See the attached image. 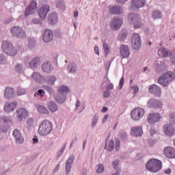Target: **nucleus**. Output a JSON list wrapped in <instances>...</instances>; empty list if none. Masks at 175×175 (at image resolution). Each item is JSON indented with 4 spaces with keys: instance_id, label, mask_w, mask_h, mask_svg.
I'll use <instances>...</instances> for the list:
<instances>
[{
    "instance_id": "1",
    "label": "nucleus",
    "mask_w": 175,
    "mask_h": 175,
    "mask_svg": "<svg viewBox=\"0 0 175 175\" xmlns=\"http://www.w3.org/2000/svg\"><path fill=\"white\" fill-rule=\"evenodd\" d=\"M173 80H174V74L173 72L169 71L163 74L158 79V82L163 87H168Z\"/></svg>"
},
{
    "instance_id": "2",
    "label": "nucleus",
    "mask_w": 175,
    "mask_h": 175,
    "mask_svg": "<svg viewBox=\"0 0 175 175\" xmlns=\"http://www.w3.org/2000/svg\"><path fill=\"white\" fill-rule=\"evenodd\" d=\"M162 162L159 159H150L146 165V169L152 172H158L162 169Z\"/></svg>"
},
{
    "instance_id": "3",
    "label": "nucleus",
    "mask_w": 175,
    "mask_h": 175,
    "mask_svg": "<svg viewBox=\"0 0 175 175\" xmlns=\"http://www.w3.org/2000/svg\"><path fill=\"white\" fill-rule=\"evenodd\" d=\"M53 131V126L50 120H43L39 126L38 133L42 136L48 135Z\"/></svg>"
},
{
    "instance_id": "4",
    "label": "nucleus",
    "mask_w": 175,
    "mask_h": 175,
    "mask_svg": "<svg viewBox=\"0 0 175 175\" xmlns=\"http://www.w3.org/2000/svg\"><path fill=\"white\" fill-rule=\"evenodd\" d=\"M129 24H133L134 28H142L143 27V23H142L141 18L139 15L137 14H130L127 18Z\"/></svg>"
},
{
    "instance_id": "5",
    "label": "nucleus",
    "mask_w": 175,
    "mask_h": 175,
    "mask_svg": "<svg viewBox=\"0 0 175 175\" xmlns=\"http://www.w3.org/2000/svg\"><path fill=\"white\" fill-rule=\"evenodd\" d=\"M146 113V111L142 107H135L131 112V118L134 121H139L141 120Z\"/></svg>"
},
{
    "instance_id": "6",
    "label": "nucleus",
    "mask_w": 175,
    "mask_h": 175,
    "mask_svg": "<svg viewBox=\"0 0 175 175\" xmlns=\"http://www.w3.org/2000/svg\"><path fill=\"white\" fill-rule=\"evenodd\" d=\"M3 51L10 56H15L17 51L13 48L12 44L8 41H4L2 43L1 46Z\"/></svg>"
},
{
    "instance_id": "7",
    "label": "nucleus",
    "mask_w": 175,
    "mask_h": 175,
    "mask_svg": "<svg viewBox=\"0 0 175 175\" xmlns=\"http://www.w3.org/2000/svg\"><path fill=\"white\" fill-rule=\"evenodd\" d=\"M158 55L159 57L167 58L169 57H171L172 64L175 65V50L173 51V53L172 54L171 51H169L167 49H165L163 47H161L158 51Z\"/></svg>"
},
{
    "instance_id": "8",
    "label": "nucleus",
    "mask_w": 175,
    "mask_h": 175,
    "mask_svg": "<svg viewBox=\"0 0 175 175\" xmlns=\"http://www.w3.org/2000/svg\"><path fill=\"white\" fill-rule=\"evenodd\" d=\"M142 41L139 33H133L131 36V46L134 50H139L141 48Z\"/></svg>"
},
{
    "instance_id": "9",
    "label": "nucleus",
    "mask_w": 175,
    "mask_h": 175,
    "mask_svg": "<svg viewBox=\"0 0 175 175\" xmlns=\"http://www.w3.org/2000/svg\"><path fill=\"white\" fill-rule=\"evenodd\" d=\"M164 134L167 137H173L175 134L174 126L170 123L169 124H164L163 126Z\"/></svg>"
},
{
    "instance_id": "10",
    "label": "nucleus",
    "mask_w": 175,
    "mask_h": 175,
    "mask_svg": "<svg viewBox=\"0 0 175 175\" xmlns=\"http://www.w3.org/2000/svg\"><path fill=\"white\" fill-rule=\"evenodd\" d=\"M11 33L16 38H25V33L21 27L15 26L11 29Z\"/></svg>"
},
{
    "instance_id": "11",
    "label": "nucleus",
    "mask_w": 175,
    "mask_h": 175,
    "mask_svg": "<svg viewBox=\"0 0 175 175\" xmlns=\"http://www.w3.org/2000/svg\"><path fill=\"white\" fill-rule=\"evenodd\" d=\"M161 119V116L160 113L152 112L150 113L149 116L148 117V122L150 124H155L159 122Z\"/></svg>"
},
{
    "instance_id": "12",
    "label": "nucleus",
    "mask_w": 175,
    "mask_h": 175,
    "mask_svg": "<svg viewBox=\"0 0 175 175\" xmlns=\"http://www.w3.org/2000/svg\"><path fill=\"white\" fill-rule=\"evenodd\" d=\"M50 10V6L48 5H43L41 8H40L38 10V14L40 16V18L42 20H44L48 12H49Z\"/></svg>"
},
{
    "instance_id": "13",
    "label": "nucleus",
    "mask_w": 175,
    "mask_h": 175,
    "mask_svg": "<svg viewBox=\"0 0 175 175\" xmlns=\"http://www.w3.org/2000/svg\"><path fill=\"white\" fill-rule=\"evenodd\" d=\"M16 112V118L20 122L28 117V111L23 107L19 108Z\"/></svg>"
},
{
    "instance_id": "14",
    "label": "nucleus",
    "mask_w": 175,
    "mask_h": 175,
    "mask_svg": "<svg viewBox=\"0 0 175 175\" xmlns=\"http://www.w3.org/2000/svg\"><path fill=\"white\" fill-rule=\"evenodd\" d=\"M122 25V19L121 18H113L110 23V27L111 29L118 30L120 29V27Z\"/></svg>"
},
{
    "instance_id": "15",
    "label": "nucleus",
    "mask_w": 175,
    "mask_h": 175,
    "mask_svg": "<svg viewBox=\"0 0 175 175\" xmlns=\"http://www.w3.org/2000/svg\"><path fill=\"white\" fill-rule=\"evenodd\" d=\"M149 92L156 96H161L162 94L161 88L156 84H152L149 86Z\"/></svg>"
},
{
    "instance_id": "16",
    "label": "nucleus",
    "mask_w": 175,
    "mask_h": 175,
    "mask_svg": "<svg viewBox=\"0 0 175 175\" xmlns=\"http://www.w3.org/2000/svg\"><path fill=\"white\" fill-rule=\"evenodd\" d=\"M37 8V3L36 1H31L29 5L26 8L25 11V15L29 16L30 14H34Z\"/></svg>"
},
{
    "instance_id": "17",
    "label": "nucleus",
    "mask_w": 175,
    "mask_h": 175,
    "mask_svg": "<svg viewBox=\"0 0 175 175\" xmlns=\"http://www.w3.org/2000/svg\"><path fill=\"white\" fill-rule=\"evenodd\" d=\"M148 105L150 107H153L155 109L162 108L163 105V103L161 100H156L154 98L150 99L148 101Z\"/></svg>"
},
{
    "instance_id": "18",
    "label": "nucleus",
    "mask_w": 175,
    "mask_h": 175,
    "mask_svg": "<svg viewBox=\"0 0 175 175\" xmlns=\"http://www.w3.org/2000/svg\"><path fill=\"white\" fill-rule=\"evenodd\" d=\"M143 127L139 126L138 127H132L131 134L135 137H141L143 135Z\"/></svg>"
},
{
    "instance_id": "19",
    "label": "nucleus",
    "mask_w": 175,
    "mask_h": 175,
    "mask_svg": "<svg viewBox=\"0 0 175 175\" xmlns=\"http://www.w3.org/2000/svg\"><path fill=\"white\" fill-rule=\"evenodd\" d=\"M44 42H50L53 39V31L50 29H46L42 38Z\"/></svg>"
},
{
    "instance_id": "20",
    "label": "nucleus",
    "mask_w": 175,
    "mask_h": 175,
    "mask_svg": "<svg viewBox=\"0 0 175 175\" xmlns=\"http://www.w3.org/2000/svg\"><path fill=\"white\" fill-rule=\"evenodd\" d=\"M164 154L169 159H174L175 149L172 147H167L164 149Z\"/></svg>"
},
{
    "instance_id": "21",
    "label": "nucleus",
    "mask_w": 175,
    "mask_h": 175,
    "mask_svg": "<svg viewBox=\"0 0 175 175\" xmlns=\"http://www.w3.org/2000/svg\"><path fill=\"white\" fill-rule=\"evenodd\" d=\"M120 53L122 58H126L130 55L129 48L126 45H122L120 48Z\"/></svg>"
},
{
    "instance_id": "22",
    "label": "nucleus",
    "mask_w": 175,
    "mask_h": 175,
    "mask_svg": "<svg viewBox=\"0 0 175 175\" xmlns=\"http://www.w3.org/2000/svg\"><path fill=\"white\" fill-rule=\"evenodd\" d=\"M146 0H133L131 3L132 9H139L146 5Z\"/></svg>"
},
{
    "instance_id": "23",
    "label": "nucleus",
    "mask_w": 175,
    "mask_h": 175,
    "mask_svg": "<svg viewBox=\"0 0 175 175\" xmlns=\"http://www.w3.org/2000/svg\"><path fill=\"white\" fill-rule=\"evenodd\" d=\"M16 106H17V102H13V103H6L5 106H4V110L6 112L10 113L11 111H14Z\"/></svg>"
},
{
    "instance_id": "24",
    "label": "nucleus",
    "mask_w": 175,
    "mask_h": 175,
    "mask_svg": "<svg viewBox=\"0 0 175 175\" xmlns=\"http://www.w3.org/2000/svg\"><path fill=\"white\" fill-rule=\"evenodd\" d=\"M109 12L112 14H120L123 12L122 8L120 6H109Z\"/></svg>"
},
{
    "instance_id": "25",
    "label": "nucleus",
    "mask_w": 175,
    "mask_h": 175,
    "mask_svg": "<svg viewBox=\"0 0 175 175\" xmlns=\"http://www.w3.org/2000/svg\"><path fill=\"white\" fill-rule=\"evenodd\" d=\"M13 135L16 138L17 143L22 144L23 142L24 139L18 129H15V130L13 131Z\"/></svg>"
},
{
    "instance_id": "26",
    "label": "nucleus",
    "mask_w": 175,
    "mask_h": 175,
    "mask_svg": "<svg viewBox=\"0 0 175 175\" xmlns=\"http://www.w3.org/2000/svg\"><path fill=\"white\" fill-rule=\"evenodd\" d=\"M48 20H49V24H52V25L56 24V23L57 22V14L55 12L50 14L48 16Z\"/></svg>"
},
{
    "instance_id": "27",
    "label": "nucleus",
    "mask_w": 175,
    "mask_h": 175,
    "mask_svg": "<svg viewBox=\"0 0 175 175\" xmlns=\"http://www.w3.org/2000/svg\"><path fill=\"white\" fill-rule=\"evenodd\" d=\"M74 159H75V157L73 156H71L66 162V173L68 174H69L71 170V167H72V165L73 163Z\"/></svg>"
},
{
    "instance_id": "28",
    "label": "nucleus",
    "mask_w": 175,
    "mask_h": 175,
    "mask_svg": "<svg viewBox=\"0 0 175 175\" xmlns=\"http://www.w3.org/2000/svg\"><path fill=\"white\" fill-rule=\"evenodd\" d=\"M40 63V58L37 57L33 58L29 63V66L31 68H35L36 66H38Z\"/></svg>"
},
{
    "instance_id": "29",
    "label": "nucleus",
    "mask_w": 175,
    "mask_h": 175,
    "mask_svg": "<svg viewBox=\"0 0 175 175\" xmlns=\"http://www.w3.org/2000/svg\"><path fill=\"white\" fill-rule=\"evenodd\" d=\"M14 90L12 88H6L4 96L6 98H11L13 96Z\"/></svg>"
},
{
    "instance_id": "30",
    "label": "nucleus",
    "mask_w": 175,
    "mask_h": 175,
    "mask_svg": "<svg viewBox=\"0 0 175 175\" xmlns=\"http://www.w3.org/2000/svg\"><path fill=\"white\" fill-rule=\"evenodd\" d=\"M42 70L46 73H50L53 70L51 64L49 62H44L42 65Z\"/></svg>"
},
{
    "instance_id": "31",
    "label": "nucleus",
    "mask_w": 175,
    "mask_h": 175,
    "mask_svg": "<svg viewBox=\"0 0 175 175\" xmlns=\"http://www.w3.org/2000/svg\"><path fill=\"white\" fill-rule=\"evenodd\" d=\"M32 78L38 83L42 82L44 80V78L42 75H40L38 72H34L32 75Z\"/></svg>"
},
{
    "instance_id": "32",
    "label": "nucleus",
    "mask_w": 175,
    "mask_h": 175,
    "mask_svg": "<svg viewBox=\"0 0 175 175\" xmlns=\"http://www.w3.org/2000/svg\"><path fill=\"white\" fill-rule=\"evenodd\" d=\"M38 111L42 114H49V109L44 105H40L37 107Z\"/></svg>"
},
{
    "instance_id": "33",
    "label": "nucleus",
    "mask_w": 175,
    "mask_h": 175,
    "mask_svg": "<svg viewBox=\"0 0 175 175\" xmlns=\"http://www.w3.org/2000/svg\"><path fill=\"white\" fill-rule=\"evenodd\" d=\"M66 98V96L64 94H59V93H58V94H57L55 96V100L59 103H64Z\"/></svg>"
},
{
    "instance_id": "34",
    "label": "nucleus",
    "mask_w": 175,
    "mask_h": 175,
    "mask_svg": "<svg viewBox=\"0 0 175 175\" xmlns=\"http://www.w3.org/2000/svg\"><path fill=\"white\" fill-rule=\"evenodd\" d=\"M103 49L105 56H107L110 53V46L107 43L103 42Z\"/></svg>"
},
{
    "instance_id": "35",
    "label": "nucleus",
    "mask_w": 175,
    "mask_h": 175,
    "mask_svg": "<svg viewBox=\"0 0 175 175\" xmlns=\"http://www.w3.org/2000/svg\"><path fill=\"white\" fill-rule=\"evenodd\" d=\"M49 109H50V111L51 112L54 113L57 111L58 107H57V105H56V103H55L53 102H51L49 105Z\"/></svg>"
},
{
    "instance_id": "36",
    "label": "nucleus",
    "mask_w": 175,
    "mask_h": 175,
    "mask_svg": "<svg viewBox=\"0 0 175 175\" xmlns=\"http://www.w3.org/2000/svg\"><path fill=\"white\" fill-rule=\"evenodd\" d=\"M69 89L67 86L62 85L59 88V94H64V93H68Z\"/></svg>"
},
{
    "instance_id": "37",
    "label": "nucleus",
    "mask_w": 175,
    "mask_h": 175,
    "mask_svg": "<svg viewBox=\"0 0 175 175\" xmlns=\"http://www.w3.org/2000/svg\"><path fill=\"white\" fill-rule=\"evenodd\" d=\"M55 81H56L55 77H54V76H49L48 77L47 81H48L49 85H53L55 83Z\"/></svg>"
},
{
    "instance_id": "38",
    "label": "nucleus",
    "mask_w": 175,
    "mask_h": 175,
    "mask_svg": "<svg viewBox=\"0 0 175 175\" xmlns=\"http://www.w3.org/2000/svg\"><path fill=\"white\" fill-rule=\"evenodd\" d=\"M44 94H45L44 90L40 89V90H38V92L34 94V96L36 97V96H40V98H42L44 96Z\"/></svg>"
},
{
    "instance_id": "39",
    "label": "nucleus",
    "mask_w": 175,
    "mask_h": 175,
    "mask_svg": "<svg viewBox=\"0 0 175 175\" xmlns=\"http://www.w3.org/2000/svg\"><path fill=\"white\" fill-rule=\"evenodd\" d=\"M152 17L154 19L161 18L162 14L159 11H154L153 12Z\"/></svg>"
},
{
    "instance_id": "40",
    "label": "nucleus",
    "mask_w": 175,
    "mask_h": 175,
    "mask_svg": "<svg viewBox=\"0 0 175 175\" xmlns=\"http://www.w3.org/2000/svg\"><path fill=\"white\" fill-rule=\"evenodd\" d=\"M114 144H115V142H114L113 140H110L109 141V145H108V148H107V150L109 152H111V151H112L113 150V148H114Z\"/></svg>"
},
{
    "instance_id": "41",
    "label": "nucleus",
    "mask_w": 175,
    "mask_h": 175,
    "mask_svg": "<svg viewBox=\"0 0 175 175\" xmlns=\"http://www.w3.org/2000/svg\"><path fill=\"white\" fill-rule=\"evenodd\" d=\"M10 121H11L10 118H5V116H1L0 118L1 123H8V122H10Z\"/></svg>"
},
{
    "instance_id": "42",
    "label": "nucleus",
    "mask_w": 175,
    "mask_h": 175,
    "mask_svg": "<svg viewBox=\"0 0 175 175\" xmlns=\"http://www.w3.org/2000/svg\"><path fill=\"white\" fill-rule=\"evenodd\" d=\"M68 71L73 73L76 71V67L75 64H70L69 67L68 68Z\"/></svg>"
},
{
    "instance_id": "43",
    "label": "nucleus",
    "mask_w": 175,
    "mask_h": 175,
    "mask_svg": "<svg viewBox=\"0 0 175 175\" xmlns=\"http://www.w3.org/2000/svg\"><path fill=\"white\" fill-rule=\"evenodd\" d=\"M98 121V116L97 115H94V118H93V122H92V127H95Z\"/></svg>"
},
{
    "instance_id": "44",
    "label": "nucleus",
    "mask_w": 175,
    "mask_h": 175,
    "mask_svg": "<svg viewBox=\"0 0 175 175\" xmlns=\"http://www.w3.org/2000/svg\"><path fill=\"white\" fill-rule=\"evenodd\" d=\"M26 93V90L23 88H18L17 90V94L18 96L24 95Z\"/></svg>"
},
{
    "instance_id": "45",
    "label": "nucleus",
    "mask_w": 175,
    "mask_h": 175,
    "mask_svg": "<svg viewBox=\"0 0 175 175\" xmlns=\"http://www.w3.org/2000/svg\"><path fill=\"white\" fill-rule=\"evenodd\" d=\"M170 121L175 124V113L174 112H172L169 116Z\"/></svg>"
},
{
    "instance_id": "46",
    "label": "nucleus",
    "mask_w": 175,
    "mask_h": 175,
    "mask_svg": "<svg viewBox=\"0 0 175 175\" xmlns=\"http://www.w3.org/2000/svg\"><path fill=\"white\" fill-rule=\"evenodd\" d=\"M120 148V141L119 139H116L115 150L116 151L119 150Z\"/></svg>"
},
{
    "instance_id": "47",
    "label": "nucleus",
    "mask_w": 175,
    "mask_h": 175,
    "mask_svg": "<svg viewBox=\"0 0 175 175\" xmlns=\"http://www.w3.org/2000/svg\"><path fill=\"white\" fill-rule=\"evenodd\" d=\"M105 170L104 165L102 164L98 165V168H97V173H102Z\"/></svg>"
},
{
    "instance_id": "48",
    "label": "nucleus",
    "mask_w": 175,
    "mask_h": 175,
    "mask_svg": "<svg viewBox=\"0 0 175 175\" xmlns=\"http://www.w3.org/2000/svg\"><path fill=\"white\" fill-rule=\"evenodd\" d=\"M5 62L6 59L5 58L3 54L0 55V64H5Z\"/></svg>"
},
{
    "instance_id": "49",
    "label": "nucleus",
    "mask_w": 175,
    "mask_h": 175,
    "mask_svg": "<svg viewBox=\"0 0 175 175\" xmlns=\"http://www.w3.org/2000/svg\"><path fill=\"white\" fill-rule=\"evenodd\" d=\"M124 83V77H122L119 83L120 89H122Z\"/></svg>"
},
{
    "instance_id": "50",
    "label": "nucleus",
    "mask_w": 175,
    "mask_h": 175,
    "mask_svg": "<svg viewBox=\"0 0 175 175\" xmlns=\"http://www.w3.org/2000/svg\"><path fill=\"white\" fill-rule=\"evenodd\" d=\"M22 70V66L21 64H18L16 67H15V70L16 72L20 73L21 71Z\"/></svg>"
},
{
    "instance_id": "51",
    "label": "nucleus",
    "mask_w": 175,
    "mask_h": 175,
    "mask_svg": "<svg viewBox=\"0 0 175 175\" xmlns=\"http://www.w3.org/2000/svg\"><path fill=\"white\" fill-rule=\"evenodd\" d=\"M34 123V120L32 118H29L27 120V124L29 126H31Z\"/></svg>"
},
{
    "instance_id": "52",
    "label": "nucleus",
    "mask_w": 175,
    "mask_h": 175,
    "mask_svg": "<svg viewBox=\"0 0 175 175\" xmlns=\"http://www.w3.org/2000/svg\"><path fill=\"white\" fill-rule=\"evenodd\" d=\"M110 96V92L109 91H105L103 94V96L105 98H108Z\"/></svg>"
},
{
    "instance_id": "53",
    "label": "nucleus",
    "mask_w": 175,
    "mask_h": 175,
    "mask_svg": "<svg viewBox=\"0 0 175 175\" xmlns=\"http://www.w3.org/2000/svg\"><path fill=\"white\" fill-rule=\"evenodd\" d=\"M109 118V115L107 113L105 115L104 118H103L102 123L104 124L106 122L107 120Z\"/></svg>"
},
{
    "instance_id": "54",
    "label": "nucleus",
    "mask_w": 175,
    "mask_h": 175,
    "mask_svg": "<svg viewBox=\"0 0 175 175\" xmlns=\"http://www.w3.org/2000/svg\"><path fill=\"white\" fill-rule=\"evenodd\" d=\"M118 164H119V161H118V160L114 161L113 162V168L117 169V166H118Z\"/></svg>"
},
{
    "instance_id": "55",
    "label": "nucleus",
    "mask_w": 175,
    "mask_h": 175,
    "mask_svg": "<svg viewBox=\"0 0 175 175\" xmlns=\"http://www.w3.org/2000/svg\"><path fill=\"white\" fill-rule=\"evenodd\" d=\"M45 90L48 91L50 94L53 92V89L50 86H45Z\"/></svg>"
},
{
    "instance_id": "56",
    "label": "nucleus",
    "mask_w": 175,
    "mask_h": 175,
    "mask_svg": "<svg viewBox=\"0 0 175 175\" xmlns=\"http://www.w3.org/2000/svg\"><path fill=\"white\" fill-rule=\"evenodd\" d=\"M113 89V83H109L107 86V90H111Z\"/></svg>"
},
{
    "instance_id": "57",
    "label": "nucleus",
    "mask_w": 175,
    "mask_h": 175,
    "mask_svg": "<svg viewBox=\"0 0 175 175\" xmlns=\"http://www.w3.org/2000/svg\"><path fill=\"white\" fill-rule=\"evenodd\" d=\"M132 88L135 94H137L139 91V88L137 86H133Z\"/></svg>"
},
{
    "instance_id": "58",
    "label": "nucleus",
    "mask_w": 175,
    "mask_h": 175,
    "mask_svg": "<svg viewBox=\"0 0 175 175\" xmlns=\"http://www.w3.org/2000/svg\"><path fill=\"white\" fill-rule=\"evenodd\" d=\"M157 134V131L155 129H150V135L154 136V135Z\"/></svg>"
},
{
    "instance_id": "59",
    "label": "nucleus",
    "mask_w": 175,
    "mask_h": 175,
    "mask_svg": "<svg viewBox=\"0 0 175 175\" xmlns=\"http://www.w3.org/2000/svg\"><path fill=\"white\" fill-rule=\"evenodd\" d=\"M94 52H96V55H99V49L98 46H94Z\"/></svg>"
},
{
    "instance_id": "60",
    "label": "nucleus",
    "mask_w": 175,
    "mask_h": 175,
    "mask_svg": "<svg viewBox=\"0 0 175 175\" xmlns=\"http://www.w3.org/2000/svg\"><path fill=\"white\" fill-rule=\"evenodd\" d=\"M40 21L38 18H35V19L33 20V24H40Z\"/></svg>"
},
{
    "instance_id": "61",
    "label": "nucleus",
    "mask_w": 175,
    "mask_h": 175,
    "mask_svg": "<svg viewBox=\"0 0 175 175\" xmlns=\"http://www.w3.org/2000/svg\"><path fill=\"white\" fill-rule=\"evenodd\" d=\"M108 111V108L107 107H103L101 109L102 113H106Z\"/></svg>"
},
{
    "instance_id": "62",
    "label": "nucleus",
    "mask_w": 175,
    "mask_h": 175,
    "mask_svg": "<svg viewBox=\"0 0 175 175\" xmlns=\"http://www.w3.org/2000/svg\"><path fill=\"white\" fill-rule=\"evenodd\" d=\"M33 144H37L38 142V137L35 136L33 139Z\"/></svg>"
},
{
    "instance_id": "63",
    "label": "nucleus",
    "mask_w": 175,
    "mask_h": 175,
    "mask_svg": "<svg viewBox=\"0 0 175 175\" xmlns=\"http://www.w3.org/2000/svg\"><path fill=\"white\" fill-rule=\"evenodd\" d=\"M128 0H116L117 3H124L127 1Z\"/></svg>"
},
{
    "instance_id": "64",
    "label": "nucleus",
    "mask_w": 175,
    "mask_h": 175,
    "mask_svg": "<svg viewBox=\"0 0 175 175\" xmlns=\"http://www.w3.org/2000/svg\"><path fill=\"white\" fill-rule=\"evenodd\" d=\"M165 173L167 174H170L172 173V170L171 169H167L165 171Z\"/></svg>"
}]
</instances>
